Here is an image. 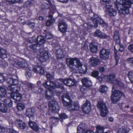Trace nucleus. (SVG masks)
Here are the masks:
<instances>
[{
	"label": "nucleus",
	"instance_id": "1",
	"mask_svg": "<svg viewBox=\"0 0 133 133\" xmlns=\"http://www.w3.org/2000/svg\"><path fill=\"white\" fill-rule=\"evenodd\" d=\"M22 51L17 50L16 55L21 56L23 54L30 59L34 60L35 58L38 59L40 57V61L42 62H46L50 57L48 50H43L41 52V50H24L23 53L21 52Z\"/></svg>",
	"mask_w": 133,
	"mask_h": 133
},
{
	"label": "nucleus",
	"instance_id": "2",
	"mask_svg": "<svg viewBox=\"0 0 133 133\" xmlns=\"http://www.w3.org/2000/svg\"><path fill=\"white\" fill-rule=\"evenodd\" d=\"M43 85L45 88L48 90V94L49 93L50 95H53L54 94L53 90L55 88H59L61 89V92L65 89L63 85L58 82L55 83L51 81H47L43 83Z\"/></svg>",
	"mask_w": 133,
	"mask_h": 133
},
{
	"label": "nucleus",
	"instance_id": "3",
	"mask_svg": "<svg viewBox=\"0 0 133 133\" xmlns=\"http://www.w3.org/2000/svg\"><path fill=\"white\" fill-rule=\"evenodd\" d=\"M91 22L87 23V25L91 27H94L96 28L98 26V23L102 25V26L107 27V25L102 19L98 16L97 15H94L93 17V20H91Z\"/></svg>",
	"mask_w": 133,
	"mask_h": 133
},
{
	"label": "nucleus",
	"instance_id": "4",
	"mask_svg": "<svg viewBox=\"0 0 133 133\" xmlns=\"http://www.w3.org/2000/svg\"><path fill=\"white\" fill-rule=\"evenodd\" d=\"M132 3L133 0H117L115 6L120 13L125 7H130Z\"/></svg>",
	"mask_w": 133,
	"mask_h": 133
},
{
	"label": "nucleus",
	"instance_id": "5",
	"mask_svg": "<svg viewBox=\"0 0 133 133\" xmlns=\"http://www.w3.org/2000/svg\"><path fill=\"white\" fill-rule=\"evenodd\" d=\"M114 88V85H113L111 100L113 103L115 104L121 99L122 96H124V95L123 92L120 90H115L113 91Z\"/></svg>",
	"mask_w": 133,
	"mask_h": 133
},
{
	"label": "nucleus",
	"instance_id": "6",
	"mask_svg": "<svg viewBox=\"0 0 133 133\" xmlns=\"http://www.w3.org/2000/svg\"><path fill=\"white\" fill-rule=\"evenodd\" d=\"M12 85H10L7 87V89L11 92L10 94V97L11 98L14 99L15 102L17 103L18 102L21 101L22 98V95L18 92V90L17 89H16L15 92H14L15 88L12 87Z\"/></svg>",
	"mask_w": 133,
	"mask_h": 133
},
{
	"label": "nucleus",
	"instance_id": "7",
	"mask_svg": "<svg viewBox=\"0 0 133 133\" xmlns=\"http://www.w3.org/2000/svg\"><path fill=\"white\" fill-rule=\"evenodd\" d=\"M97 106L100 111L101 116L103 117L106 116L108 110L105 103L103 101H99L97 103Z\"/></svg>",
	"mask_w": 133,
	"mask_h": 133
},
{
	"label": "nucleus",
	"instance_id": "8",
	"mask_svg": "<svg viewBox=\"0 0 133 133\" xmlns=\"http://www.w3.org/2000/svg\"><path fill=\"white\" fill-rule=\"evenodd\" d=\"M114 41H115L117 44L114 47V50H123L124 48L122 45H121L119 44L120 42V39L118 32L116 31L114 33Z\"/></svg>",
	"mask_w": 133,
	"mask_h": 133
},
{
	"label": "nucleus",
	"instance_id": "9",
	"mask_svg": "<svg viewBox=\"0 0 133 133\" xmlns=\"http://www.w3.org/2000/svg\"><path fill=\"white\" fill-rule=\"evenodd\" d=\"M49 109L54 113L58 112L60 110L59 106L57 102L54 101H50L48 103Z\"/></svg>",
	"mask_w": 133,
	"mask_h": 133
},
{
	"label": "nucleus",
	"instance_id": "10",
	"mask_svg": "<svg viewBox=\"0 0 133 133\" xmlns=\"http://www.w3.org/2000/svg\"><path fill=\"white\" fill-rule=\"evenodd\" d=\"M58 81L62 82L65 85H67L69 87H72L75 85L77 84V82L74 79L71 78L63 79L60 78Z\"/></svg>",
	"mask_w": 133,
	"mask_h": 133
},
{
	"label": "nucleus",
	"instance_id": "11",
	"mask_svg": "<svg viewBox=\"0 0 133 133\" xmlns=\"http://www.w3.org/2000/svg\"><path fill=\"white\" fill-rule=\"evenodd\" d=\"M82 109L84 113L86 114L89 113L91 110L90 102L87 101L85 103L82 105Z\"/></svg>",
	"mask_w": 133,
	"mask_h": 133
},
{
	"label": "nucleus",
	"instance_id": "12",
	"mask_svg": "<svg viewBox=\"0 0 133 133\" xmlns=\"http://www.w3.org/2000/svg\"><path fill=\"white\" fill-rule=\"evenodd\" d=\"M33 71L37 74L43 75L45 74V72L43 68L41 66L37 65L34 66L32 69Z\"/></svg>",
	"mask_w": 133,
	"mask_h": 133
},
{
	"label": "nucleus",
	"instance_id": "13",
	"mask_svg": "<svg viewBox=\"0 0 133 133\" xmlns=\"http://www.w3.org/2000/svg\"><path fill=\"white\" fill-rule=\"evenodd\" d=\"M35 110L32 108H28L26 111V116L29 117V120L34 119V118Z\"/></svg>",
	"mask_w": 133,
	"mask_h": 133
},
{
	"label": "nucleus",
	"instance_id": "14",
	"mask_svg": "<svg viewBox=\"0 0 133 133\" xmlns=\"http://www.w3.org/2000/svg\"><path fill=\"white\" fill-rule=\"evenodd\" d=\"M58 26L59 31L62 32H65L67 29V24L63 21L59 22Z\"/></svg>",
	"mask_w": 133,
	"mask_h": 133
},
{
	"label": "nucleus",
	"instance_id": "15",
	"mask_svg": "<svg viewBox=\"0 0 133 133\" xmlns=\"http://www.w3.org/2000/svg\"><path fill=\"white\" fill-rule=\"evenodd\" d=\"M28 125L30 128L34 131L37 132L39 131V126L35 122L29 120L28 122Z\"/></svg>",
	"mask_w": 133,
	"mask_h": 133
},
{
	"label": "nucleus",
	"instance_id": "16",
	"mask_svg": "<svg viewBox=\"0 0 133 133\" xmlns=\"http://www.w3.org/2000/svg\"><path fill=\"white\" fill-rule=\"evenodd\" d=\"M81 81L83 86L86 87H90L92 85L91 81L87 78L85 77L83 78Z\"/></svg>",
	"mask_w": 133,
	"mask_h": 133
},
{
	"label": "nucleus",
	"instance_id": "17",
	"mask_svg": "<svg viewBox=\"0 0 133 133\" xmlns=\"http://www.w3.org/2000/svg\"><path fill=\"white\" fill-rule=\"evenodd\" d=\"M95 133L93 131L90 130H86L80 127V125L78 126L77 129V133Z\"/></svg>",
	"mask_w": 133,
	"mask_h": 133
},
{
	"label": "nucleus",
	"instance_id": "18",
	"mask_svg": "<svg viewBox=\"0 0 133 133\" xmlns=\"http://www.w3.org/2000/svg\"><path fill=\"white\" fill-rule=\"evenodd\" d=\"M94 35V36L101 38H106L108 37L104 33L101 32L99 30H96Z\"/></svg>",
	"mask_w": 133,
	"mask_h": 133
},
{
	"label": "nucleus",
	"instance_id": "19",
	"mask_svg": "<svg viewBox=\"0 0 133 133\" xmlns=\"http://www.w3.org/2000/svg\"><path fill=\"white\" fill-rule=\"evenodd\" d=\"M2 101L5 104L9 107H11L12 106L13 101L9 97H7L5 98H2Z\"/></svg>",
	"mask_w": 133,
	"mask_h": 133
},
{
	"label": "nucleus",
	"instance_id": "20",
	"mask_svg": "<svg viewBox=\"0 0 133 133\" xmlns=\"http://www.w3.org/2000/svg\"><path fill=\"white\" fill-rule=\"evenodd\" d=\"M53 13L50 11L48 15V17L49 19L46 22V25L47 26H49L52 24L55 19L53 18Z\"/></svg>",
	"mask_w": 133,
	"mask_h": 133
},
{
	"label": "nucleus",
	"instance_id": "21",
	"mask_svg": "<svg viewBox=\"0 0 133 133\" xmlns=\"http://www.w3.org/2000/svg\"><path fill=\"white\" fill-rule=\"evenodd\" d=\"M16 122L17 124V126L19 128L22 129H25L26 126V124L22 120L19 119H17Z\"/></svg>",
	"mask_w": 133,
	"mask_h": 133
},
{
	"label": "nucleus",
	"instance_id": "22",
	"mask_svg": "<svg viewBox=\"0 0 133 133\" xmlns=\"http://www.w3.org/2000/svg\"><path fill=\"white\" fill-rule=\"evenodd\" d=\"M100 50L99 51V56L101 58L103 59H106L109 58V52L107 51V50Z\"/></svg>",
	"mask_w": 133,
	"mask_h": 133
},
{
	"label": "nucleus",
	"instance_id": "23",
	"mask_svg": "<svg viewBox=\"0 0 133 133\" xmlns=\"http://www.w3.org/2000/svg\"><path fill=\"white\" fill-rule=\"evenodd\" d=\"M116 77L115 75L113 73H111L109 75H106L104 76V78L108 81L112 82Z\"/></svg>",
	"mask_w": 133,
	"mask_h": 133
},
{
	"label": "nucleus",
	"instance_id": "24",
	"mask_svg": "<svg viewBox=\"0 0 133 133\" xmlns=\"http://www.w3.org/2000/svg\"><path fill=\"white\" fill-rule=\"evenodd\" d=\"M7 83L11 85H15L18 84V81L16 79L13 78L12 77L8 78L7 79Z\"/></svg>",
	"mask_w": 133,
	"mask_h": 133
},
{
	"label": "nucleus",
	"instance_id": "25",
	"mask_svg": "<svg viewBox=\"0 0 133 133\" xmlns=\"http://www.w3.org/2000/svg\"><path fill=\"white\" fill-rule=\"evenodd\" d=\"M63 102V106L67 108L68 110L69 111V110H70L72 109V108H71V104L72 102V101H69V102H67L66 101H65L64 99L61 98Z\"/></svg>",
	"mask_w": 133,
	"mask_h": 133
},
{
	"label": "nucleus",
	"instance_id": "26",
	"mask_svg": "<svg viewBox=\"0 0 133 133\" xmlns=\"http://www.w3.org/2000/svg\"><path fill=\"white\" fill-rule=\"evenodd\" d=\"M65 50H56V52L57 58L58 59H61L64 58L65 55L64 51Z\"/></svg>",
	"mask_w": 133,
	"mask_h": 133
},
{
	"label": "nucleus",
	"instance_id": "27",
	"mask_svg": "<svg viewBox=\"0 0 133 133\" xmlns=\"http://www.w3.org/2000/svg\"><path fill=\"white\" fill-rule=\"evenodd\" d=\"M108 90V87L104 85H101L98 89L99 91L102 94H105Z\"/></svg>",
	"mask_w": 133,
	"mask_h": 133
},
{
	"label": "nucleus",
	"instance_id": "28",
	"mask_svg": "<svg viewBox=\"0 0 133 133\" xmlns=\"http://www.w3.org/2000/svg\"><path fill=\"white\" fill-rule=\"evenodd\" d=\"M90 61L91 62V65L93 66L98 65L100 63L99 59L96 58H93L90 59Z\"/></svg>",
	"mask_w": 133,
	"mask_h": 133
},
{
	"label": "nucleus",
	"instance_id": "29",
	"mask_svg": "<svg viewBox=\"0 0 133 133\" xmlns=\"http://www.w3.org/2000/svg\"><path fill=\"white\" fill-rule=\"evenodd\" d=\"M7 105L0 102V111L2 112H6L8 111Z\"/></svg>",
	"mask_w": 133,
	"mask_h": 133
},
{
	"label": "nucleus",
	"instance_id": "30",
	"mask_svg": "<svg viewBox=\"0 0 133 133\" xmlns=\"http://www.w3.org/2000/svg\"><path fill=\"white\" fill-rule=\"evenodd\" d=\"M71 108L72 109L69 110L70 111H74L78 110L79 108V104L76 102H74L71 104Z\"/></svg>",
	"mask_w": 133,
	"mask_h": 133
},
{
	"label": "nucleus",
	"instance_id": "31",
	"mask_svg": "<svg viewBox=\"0 0 133 133\" xmlns=\"http://www.w3.org/2000/svg\"><path fill=\"white\" fill-rule=\"evenodd\" d=\"M36 41L38 44L39 45L42 44L45 42L44 37L41 36H39L37 38Z\"/></svg>",
	"mask_w": 133,
	"mask_h": 133
},
{
	"label": "nucleus",
	"instance_id": "32",
	"mask_svg": "<svg viewBox=\"0 0 133 133\" xmlns=\"http://www.w3.org/2000/svg\"><path fill=\"white\" fill-rule=\"evenodd\" d=\"M96 132L97 133H109L108 132H104V127L100 125H98L96 127Z\"/></svg>",
	"mask_w": 133,
	"mask_h": 133
},
{
	"label": "nucleus",
	"instance_id": "33",
	"mask_svg": "<svg viewBox=\"0 0 133 133\" xmlns=\"http://www.w3.org/2000/svg\"><path fill=\"white\" fill-rule=\"evenodd\" d=\"M8 60L11 65L13 66L16 65L18 61L17 59L13 57H11L9 58Z\"/></svg>",
	"mask_w": 133,
	"mask_h": 133
},
{
	"label": "nucleus",
	"instance_id": "34",
	"mask_svg": "<svg viewBox=\"0 0 133 133\" xmlns=\"http://www.w3.org/2000/svg\"><path fill=\"white\" fill-rule=\"evenodd\" d=\"M6 89L4 88L0 87V97H4L6 95Z\"/></svg>",
	"mask_w": 133,
	"mask_h": 133
},
{
	"label": "nucleus",
	"instance_id": "35",
	"mask_svg": "<svg viewBox=\"0 0 133 133\" xmlns=\"http://www.w3.org/2000/svg\"><path fill=\"white\" fill-rule=\"evenodd\" d=\"M108 14L110 16H114L116 14V11L113 8H110L108 10Z\"/></svg>",
	"mask_w": 133,
	"mask_h": 133
},
{
	"label": "nucleus",
	"instance_id": "36",
	"mask_svg": "<svg viewBox=\"0 0 133 133\" xmlns=\"http://www.w3.org/2000/svg\"><path fill=\"white\" fill-rule=\"evenodd\" d=\"M75 60V58H67L66 60V63L68 65H71L73 66L74 64V61Z\"/></svg>",
	"mask_w": 133,
	"mask_h": 133
},
{
	"label": "nucleus",
	"instance_id": "37",
	"mask_svg": "<svg viewBox=\"0 0 133 133\" xmlns=\"http://www.w3.org/2000/svg\"><path fill=\"white\" fill-rule=\"evenodd\" d=\"M80 68H79L80 72L81 74H85L86 73L87 69V66L85 65H83Z\"/></svg>",
	"mask_w": 133,
	"mask_h": 133
},
{
	"label": "nucleus",
	"instance_id": "38",
	"mask_svg": "<svg viewBox=\"0 0 133 133\" xmlns=\"http://www.w3.org/2000/svg\"><path fill=\"white\" fill-rule=\"evenodd\" d=\"M16 107L18 111H21L23 110L24 109L25 105L24 104L22 103H19L17 104Z\"/></svg>",
	"mask_w": 133,
	"mask_h": 133
},
{
	"label": "nucleus",
	"instance_id": "39",
	"mask_svg": "<svg viewBox=\"0 0 133 133\" xmlns=\"http://www.w3.org/2000/svg\"><path fill=\"white\" fill-rule=\"evenodd\" d=\"M64 98L69 100V101H72V100L71 98V96L69 95V92L68 91H66L65 93L61 96V98L64 99Z\"/></svg>",
	"mask_w": 133,
	"mask_h": 133
},
{
	"label": "nucleus",
	"instance_id": "40",
	"mask_svg": "<svg viewBox=\"0 0 133 133\" xmlns=\"http://www.w3.org/2000/svg\"><path fill=\"white\" fill-rule=\"evenodd\" d=\"M115 85H118L119 87H122L123 86V84L121 82L116 79L112 82Z\"/></svg>",
	"mask_w": 133,
	"mask_h": 133
},
{
	"label": "nucleus",
	"instance_id": "41",
	"mask_svg": "<svg viewBox=\"0 0 133 133\" xmlns=\"http://www.w3.org/2000/svg\"><path fill=\"white\" fill-rule=\"evenodd\" d=\"M128 77L130 82L133 83V71H129L128 74Z\"/></svg>",
	"mask_w": 133,
	"mask_h": 133
},
{
	"label": "nucleus",
	"instance_id": "42",
	"mask_svg": "<svg viewBox=\"0 0 133 133\" xmlns=\"http://www.w3.org/2000/svg\"><path fill=\"white\" fill-rule=\"evenodd\" d=\"M99 72L97 70L93 71L91 72V75L92 77L96 78L98 76Z\"/></svg>",
	"mask_w": 133,
	"mask_h": 133
},
{
	"label": "nucleus",
	"instance_id": "43",
	"mask_svg": "<svg viewBox=\"0 0 133 133\" xmlns=\"http://www.w3.org/2000/svg\"><path fill=\"white\" fill-rule=\"evenodd\" d=\"M114 57L116 61V65H117L119 60V57L117 56V52L118 50H114Z\"/></svg>",
	"mask_w": 133,
	"mask_h": 133
},
{
	"label": "nucleus",
	"instance_id": "44",
	"mask_svg": "<svg viewBox=\"0 0 133 133\" xmlns=\"http://www.w3.org/2000/svg\"><path fill=\"white\" fill-rule=\"evenodd\" d=\"M90 50H97V46L94 43L91 42L89 45Z\"/></svg>",
	"mask_w": 133,
	"mask_h": 133
},
{
	"label": "nucleus",
	"instance_id": "45",
	"mask_svg": "<svg viewBox=\"0 0 133 133\" xmlns=\"http://www.w3.org/2000/svg\"><path fill=\"white\" fill-rule=\"evenodd\" d=\"M25 63L22 61H18L17 62L16 65H18L19 67L24 68L25 67Z\"/></svg>",
	"mask_w": 133,
	"mask_h": 133
},
{
	"label": "nucleus",
	"instance_id": "46",
	"mask_svg": "<svg viewBox=\"0 0 133 133\" xmlns=\"http://www.w3.org/2000/svg\"><path fill=\"white\" fill-rule=\"evenodd\" d=\"M129 8L125 7L122 11H121L120 13L123 15L128 14L129 13V11L128 8Z\"/></svg>",
	"mask_w": 133,
	"mask_h": 133
},
{
	"label": "nucleus",
	"instance_id": "47",
	"mask_svg": "<svg viewBox=\"0 0 133 133\" xmlns=\"http://www.w3.org/2000/svg\"><path fill=\"white\" fill-rule=\"evenodd\" d=\"M129 8L125 7L122 11H121L120 13L123 15L128 14L129 13V11L128 8Z\"/></svg>",
	"mask_w": 133,
	"mask_h": 133
},
{
	"label": "nucleus",
	"instance_id": "48",
	"mask_svg": "<svg viewBox=\"0 0 133 133\" xmlns=\"http://www.w3.org/2000/svg\"><path fill=\"white\" fill-rule=\"evenodd\" d=\"M29 48L30 49L35 50L39 49V46L38 44H32L30 45Z\"/></svg>",
	"mask_w": 133,
	"mask_h": 133
},
{
	"label": "nucleus",
	"instance_id": "49",
	"mask_svg": "<svg viewBox=\"0 0 133 133\" xmlns=\"http://www.w3.org/2000/svg\"><path fill=\"white\" fill-rule=\"evenodd\" d=\"M76 64L75 65L76 67L78 68H79L83 65L81 62L80 60L79 59L77 60L76 61Z\"/></svg>",
	"mask_w": 133,
	"mask_h": 133
},
{
	"label": "nucleus",
	"instance_id": "50",
	"mask_svg": "<svg viewBox=\"0 0 133 133\" xmlns=\"http://www.w3.org/2000/svg\"><path fill=\"white\" fill-rule=\"evenodd\" d=\"M45 37L46 39H52L53 37V36L51 33L47 32L45 35Z\"/></svg>",
	"mask_w": 133,
	"mask_h": 133
},
{
	"label": "nucleus",
	"instance_id": "51",
	"mask_svg": "<svg viewBox=\"0 0 133 133\" xmlns=\"http://www.w3.org/2000/svg\"><path fill=\"white\" fill-rule=\"evenodd\" d=\"M59 117L61 119H65L68 118V116L65 113H62L59 115Z\"/></svg>",
	"mask_w": 133,
	"mask_h": 133
},
{
	"label": "nucleus",
	"instance_id": "52",
	"mask_svg": "<svg viewBox=\"0 0 133 133\" xmlns=\"http://www.w3.org/2000/svg\"><path fill=\"white\" fill-rule=\"evenodd\" d=\"M5 81V78L3 74L0 73V83H3Z\"/></svg>",
	"mask_w": 133,
	"mask_h": 133
},
{
	"label": "nucleus",
	"instance_id": "53",
	"mask_svg": "<svg viewBox=\"0 0 133 133\" xmlns=\"http://www.w3.org/2000/svg\"><path fill=\"white\" fill-rule=\"evenodd\" d=\"M46 76L47 79L49 80V81L52 79L53 78V76L49 73H47L46 75Z\"/></svg>",
	"mask_w": 133,
	"mask_h": 133
},
{
	"label": "nucleus",
	"instance_id": "54",
	"mask_svg": "<svg viewBox=\"0 0 133 133\" xmlns=\"http://www.w3.org/2000/svg\"><path fill=\"white\" fill-rule=\"evenodd\" d=\"M6 57L7 55L6 54L3 53L2 50H0V58L4 59Z\"/></svg>",
	"mask_w": 133,
	"mask_h": 133
},
{
	"label": "nucleus",
	"instance_id": "55",
	"mask_svg": "<svg viewBox=\"0 0 133 133\" xmlns=\"http://www.w3.org/2000/svg\"><path fill=\"white\" fill-rule=\"evenodd\" d=\"M8 1L12 3H20L22 0H8Z\"/></svg>",
	"mask_w": 133,
	"mask_h": 133
},
{
	"label": "nucleus",
	"instance_id": "56",
	"mask_svg": "<svg viewBox=\"0 0 133 133\" xmlns=\"http://www.w3.org/2000/svg\"><path fill=\"white\" fill-rule=\"evenodd\" d=\"M45 97L48 100L50 99L51 98V95H49L48 94V91H45Z\"/></svg>",
	"mask_w": 133,
	"mask_h": 133
},
{
	"label": "nucleus",
	"instance_id": "57",
	"mask_svg": "<svg viewBox=\"0 0 133 133\" xmlns=\"http://www.w3.org/2000/svg\"><path fill=\"white\" fill-rule=\"evenodd\" d=\"M27 24L30 26L31 28H34L35 24L34 22H28Z\"/></svg>",
	"mask_w": 133,
	"mask_h": 133
},
{
	"label": "nucleus",
	"instance_id": "58",
	"mask_svg": "<svg viewBox=\"0 0 133 133\" xmlns=\"http://www.w3.org/2000/svg\"><path fill=\"white\" fill-rule=\"evenodd\" d=\"M86 89L84 88L83 86H81L80 88V91L83 93H85L86 91Z\"/></svg>",
	"mask_w": 133,
	"mask_h": 133
},
{
	"label": "nucleus",
	"instance_id": "59",
	"mask_svg": "<svg viewBox=\"0 0 133 133\" xmlns=\"http://www.w3.org/2000/svg\"><path fill=\"white\" fill-rule=\"evenodd\" d=\"M35 37L34 36H33L32 38H29L28 41L30 43H32L34 42H35Z\"/></svg>",
	"mask_w": 133,
	"mask_h": 133
},
{
	"label": "nucleus",
	"instance_id": "60",
	"mask_svg": "<svg viewBox=\"0 0 133 133\" xmlns=\"http://www.w3.org/2000/svg\"><path fill=\"white\" fill-rule=\"evenodd\" d=\"M38 91L39 94H43L44 92V89L41 88H39L38 89Z\"/></svg>",
	"mask_w": 133,
	"mask_h": 133
},
{
	"label": "nucleus",
	"instance_id": "61",
	"mask_svg": "<svg viewBox=\"0 0 133 133\" xmlns=\"http://www.w3.org/2000/svg\"><path fill=\"white\" fill-rule=\"evenodd\" d=\"M5 128L0 126V133H5Z\"/></svg>",
	"mask_w": 133,
	"mask_h": 133
},
{
	"label": "nucleus",
	"instance_id": "62",
	"mask_svg": "<svg viewBox=\"0 0 133 133\" xmlns=\"http://www.w3.org/2000/svg\"><path fill=\"white\" fill-rule=\"evenodd\" d=\"M25 75L27 77L30 78L31 76V74L29 71H26L25 73Z\"/></svg>",
	"mask_w": 133,
	"mask_h": 133
},
{
	"label": "nucleus",
	"instance_id": "63",
	"mask_svg": "<svg viewBox=\"0 0 133 133\" xmlns=\"http://www.w3.org/2000/svg\"><path fill=\"white\" fill-rule=\"evenodd\" d=\"M99 70L100 72H103L105 71L104 68V67L102 66L100 67L99 69Z\"/></svg>",
	"mask_w": 133,
	"mask_h": 133
},
{
	"label": "nucleus",
	"instance_id": "64",
	"mask_svg": "<svg viewBox=\"0 0 133 133\" xmlns=\"http://www.w3.org/2000/svg\"><path fill=\"white\" fill-rule=\"evenodd\" d=\"M128 48L129 50H133V43L130 44Z\"/></svg>",
	"mask_w": 133,
	"mask_h": 133
}]
</instances>
